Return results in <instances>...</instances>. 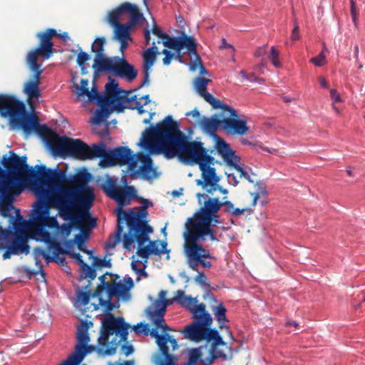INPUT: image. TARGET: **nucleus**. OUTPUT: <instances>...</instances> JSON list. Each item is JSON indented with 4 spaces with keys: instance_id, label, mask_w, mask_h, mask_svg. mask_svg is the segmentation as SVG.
<instances>
[{
    "instance_id": "f257e3e1",
    "label": "nucleus",
    "mask_w": 365,
    "mask_h": 365,
    "mask_svg": "<svg viewBox=\"0 0 365 365\" xmlns=\"http://www.w3.org/2000/svg\"><path fill=\"white\" fill-rule=\"evenodd\" d=\"M140 140V145L150 154H163L168 159L178 155L187 165H198L202 180H197V185L205 190L219 183L220 178L213 167L215 158L207 153L202 143L189 142L180 130L179 123L171 115H167L155 126L147 128Z\"/></svg>"
},
{
    "instance_id": "f03ea898",
    "label": "nucleus",
    "mask_w": 365,
    "mask_h": 365,
    "mask_svg": "<svg viewBox=\"0 0 365 365\" xmlns=\"http://www.w3.org/2000/svg\"><path fill=\"white\" fill-rule=\"evenodd\" d=\"M0 114L9 117L11 123L23 130L26 135L36 131L49 140L53 152L71 156L80 160L94 159L99 150H96L97 144L89 146L80 139L60 137L46 124L40 125L36 114H29L24 103L14 96L0 94Z\"/></svg>"
},
{
    "instance_id": "7ed1b4c3",
    "label": "nucleus",
    "mask_w": 365,
    "mask_h": 365,
    "mask_svg": "<svg viewBox=\"0 0 365 365\" xmlns=\"http://www.w3.org/2000/svg\"><path fill=\"white\" fill-rule=\"evenodd\" d=\"M106 273L99 277L101 284L97 287L93 296L98 297V302L92 303V311H96L99 307H104L106 316L101 319V334L98 339V352L103 356H112L115 351L118 344L127 340L130 325L123 317H115L109 314L114 308H118V302L113 303L111 299L113 297H121L129 300L130 295V288L133 286V280L128 279V286L120 282L110 284L105 281Z\"/></svg>"
},
{
    "instance_id": "20e7f679",
    "label": "nucleus",
    "mask_w": 365,
    "mask_h": 365,
    "mask_svg": "<svg viewBox=\"0 0 365 365\" xmlns=\"http://www.w3.org/2000/svg\"><path fill=\"white\" fill-rule=\"evenodd\" d=\"M42 175L51 182L57 195L56 202L65 211H70L76 205L90 210L95 199L93 189L88 185L90 174L68 175L66 170L51 169L44 165Z\"/></svg>"
},
{
    "instance_id": "39448f33",
    "label": "nucleus",
    "mask_w": 365,
    "mask_h": 365,
    "mask_svg": "<svg viewBox=\"0 0 365 365\" xmlns=\"http://www.w3.org/2000/svg\"><path fill=\"white\" fill-rule=\"evenodd\" d=\"M37 175L29 182L32 183V189L37 197L29 215L31 228H61L56 217L50 216L51 208H56L63 213V207L56 202L57 195L44 173V165H36Z\"/></svg>"
},
{
    "instance_id": "423d86ee",
    "label": "nucleus",
    "mask_w": 365,
    "mask_h": 365,
    "mask_svg": "<svg viewBox=\"0 0 365 365\" xmlns=\"http://www.w3.org/2000/svg\"><path fill=\"white\" fill-rule=\"evenodd\" d=\"M9 156L4 155L1 163L5 169L0 167V200L3 202L11 200L14 194H21L29 180L37 175L36 170L30 167L27 157H19L14 151H9Z\"/></svg>"
},
{
    "instance_id": "0eeeda50",
    "label": "nucleus",
    "mask_w": 365,
    "mask_h": 365,
    "mask_svg": "<svg viewBox=\"0 0 365 365\" xmlns=\"http://www.w3.org/2000/svg\"><path fill=\"white\" fill-rule=\"evenodd\" d=\"M213 230H185L184 232L187 263L190 269L198 272L195 277V281L202 286L207 285V277L204 272H198V267L200 264L204 268H210L211 262L205 259H210L212 257L209 251L205 250L200 242L205 241L207 237H210L212 240H215Z\"/></svg>"
},
{
    "instance_id": "6e6552de",
    "label": "nucleus",
    "mask_w": 365,
    "mask_h": 365,
    "mask_svg": "<svg viewBox=\"0 0 365 365\" xmlns=\"http://www.w3.org/2000/svg\"><path fill=\"white\" fill-rule=\"evenodd\" d=\"M48 230H0V250H4V259L12 255L29 254V240L42 242V232Z\"/></svg>"
},
{
    "instance_id": "1a4fd4ad",
    "label": "nucleus",
    "mask_w": 365,
    "mask_h": 365,
    "mask_svg": "<svg viewBox=\"0 0 365 365\" xmlns=\"http://www.w3.org/2000/svg\"><path fill=\"white\" fill-rule=\"evenodd\" d=\"M153 230H128L123 235V248L130 251L137 245L136 255L146 262L151 255L160 256L163 253H169L167 250V242H161V249L158 248V241L151 240L149 234Z\"/></svg>"
},
{
    "instance_id": "9d476101",
    "label": "nucleus",
    "mask_w": 365,
    "mask_h": 365,
    "mask_svg": "<svg viewBox=\"0 0 365 365\" xmlns=\"http://www.w3.org/2000/svg\"><path fill=\"white\" fill-rule=\"evenodd\" d=\"M49 230L42 232V242L45 243L48 250L58 257L66 254L71 255V251L76 245L74 240H67L73 230Z\"/></svg>"
},
{
    "instance_id": "9b49d317",
    "label": "nucleus",
    "mask_w": 365,
    "mask_h": 365,
    "mask_svg": "<svg viewBox=\"0 0 365 365\" xmlns=\"http://www.w3.org/2000/svg\"><path fill=\"white\" fill-rule=\"evenodd\" d=\"M57 35L58 33L56 30L51 28L37 33L36 37L40 41L38 46L28 53L26 62L31 63L33 67L37 68V65H40L38 63V57L48 59L53 53V43L52 38Z\"/></svg>"
},
{
    "instance_id": "f8f14e48",
    "label": "nucleus",
    "mask_w": 365,
    "mask_h": 365,
    "mask_svg": "<svg viewBox=\"0 0 365 365\" xmlns=\"http://www.w3.org/2000/svg\"><path fill=\"white\" fill-rule=\"evenodd\" d=\"M148 211L146 207H139L135 209L125 211L119 210L117 215V225L115 228H152L148 225Z\"/></svg>"
},
{
    "instance_id": "ddd939ff",
    "label": "nucleus",
    "mask_w": 365,
    "mask_h": 365,
    "mask_svg": "<svg viewBox=\"0 0 365 365\" xmlns=\"http://www.w3.org/2000/svg\"><path fill=\"white\" fill-rule=\"evenodd\" d=\"M150 334L155 338L164 360L159 361L158 365H178V356L175 351L178 349L177 340L168 334H160L156 329H152Z\"/></svg>"
},
{
    "instance_id": "4468645a",
    "label": "nucleus",
    "mask_w": 365,
    "mask_h": 365,
    "mask_svg": "<svg viewBox=\"0 0 365 365\" xmlns=\"http://www.w3.org/2000/svg\"><path fill=\"white\" fill-rule=\"evenodd\" d=\"M102 72L111 73L115 76L132 82L138 76V70L123 57L115 56L106 61Z\"/></svg>"
},
{
    "instance_id": "2eb2a0df",
    "label": "nucleus",
    "mask_w": 365,
    "mask_h": 365,
    "mask_svg": "<svg viewBox=\"0 0 365 365\" xmlns=\"http://www.w3.org/2000/svg\"><path fill=\"white\" fill-rule=\"evenodd\" d=\"M226 106L231 108H218L221 110L222 118V130L230 135H243L248 130L249 127L245 120L238 119L237 111L231 106L226 104Z\"/></svg>"
},
{
    "instance_id": "dca6fc26",
    "label": "nucleus",
    "mask_w": 365,
    "mask_h": 365,
    "mask_svg": "<svg viewBox=\"0 0 365 365\" xmlns=\"http://www.w3.org/2000/svg\"><path fill=\"white\" fill-rule=\"evenodd\" d=\"M125 14L129 15L132 23H140L146 21L137 5L125 1L108 14L107 21L112 27L118 26L121 24L119 22L120 17Z\"/></svg>"
},
{
    "instance_id": "f3484780",
    "label": "nucleus",
    "mask_w": 365,
    "mask_h": 365,
    "mask_svg": "<svg viewBox=\"0 0 365 365\" xmlns=\"http://www.w3.org/2000/svg\"><path fill=\"white\" fill-rule=\"evenodd\" d=\"M106 195L115 200L119 205L128 204L132 198L136 196V190L132 186H120L118 185L115 179L108 178L103 185Z\"/></svg>"
},
{
    "instance_id": "a211bd4d",
    "label": "nucleus",
    "mask_w": 365,
    "mask_h": 365,
    "mask_svg": "<svg viewBox=\"0 0 365 365\" xmlns=\"http://www.w3.org/2000/svg\"><path fill=\"white\" fill-rule=\"evenodd\" d=\"M131 91H125L118 88V83L111 78H109V82L106 85V95L103 96L104 104H113V109L118 113L124 111L127 98Z\"/></svg>"
},
{
    "instance_id": "6ab92c4d",
    "label": "nucleus",
    "mask_w": 365,
    "mask_h": 365,
    "mask_svg": "<svg viewBox=\"0 0 365 365\" xmlns=\"http://www.w3.org/2000/svg\"><path fill=\"white\" fill-rule=\"evenodd\" d=\"M19 194H14L11 202L5 201L1 206L0 200V215L9 220V225L6 228H31L29 217L26 220L21 214L19 209H16L13 205L15 196Z\"/></svg>"
},
{
    "instance_id": "aec40b11",
    "label": "nucleus",
    "mask_w": 365,
    "mask_h": 365,
    "mask_svg": "<svg viewBox=\"0 0 365 365\" xmlns=\"http://www.w3.org/2000/svg\"><path fill=\"white\" fill-rule=\"evenodd\" d=\"M67 216L69 224H63L61 228H96V218L93 217L89 210L81 209L78 211L73 212L63 211Z\"/></svg>"
},
{
    "instance_id": "412c9836",
    "label": "nucleus",
    "mask_w": 365,
    "mask_h": 365,
    "mask_svg": "<svg viewBox=\"0 0 365 365\" xmlns=\"http://www.w3.org/2000/svg\"><path fill=\"white\" fill-rule=\"evenodd\" d=\"M193 319L194 322L185 327L183 334L185 338L199 341L203 339L205 328L211 326L212 318L210 314H207Z\"/></svg>"
},
{
    "instance_id": "4be33fe9",
    "label": "nucleus",
    "mask_w": 365,
    "mask_h": 365,
    "mask_svg": "<svg viewBox=\"0 0 365 365\" xmlns=\"http://www.w3.org/2000/svg\"><path fill=\"white\" fill-rule=\"evenodd\" d=\"M173 300L177 302L182 307L189 310L192 315V318L203 317L210 314L206 311L205 305L203 303L197 304V300L190 296L187 297L182 290L177 291Z\"/></svg>"
},
{
    "instance_id": "5701e85b",
    "label": "nucleus",
    "mask_w": 365,
    "mask_h": 365,
    "mask_svg": "<svg viewBox=\"0 0 365 365\" xmlns=\"http://www.w3.org/2000/svg\"><path fill=\"white\" fill-rule=\"evenodd\" d=\"M163 44L168 48L174 51L182 50L185 48L188 53H195V39L192 36H187L182 33L180 38L171 37L167 34V36L162 40Z\"/></svg>"
},
{
    "instance_id": "b1692460",
    "label": "nucleus",
    "mask_w": 365,
    "mask_h": 365,
    "mask_svg": "<svg viewBox=\"0 0 365 365\" xmlns=\"http://www.w3.org/2000/svg\"><path fill=\"white\" fill-rule=\"evenodd\" d=\"M115 151L117 165H127L130 177L132 178H135L137 176V154H133V151L128 147L123 146L115 148Z\"/></svg>"
},
{
    "instance_id": "393cba45",
    "label": "nucleus",
    "mask_w": 365,
    "mask_h": 365,
    "mask_svg": "<svg viewBox=\"0 0 365 365\" xmlns=\"http://www.w3.org/2000/svg\"><path fill=\"white\" fill-rule=\"evenodd\" d=\"M136 171L145 180H153L158 175L156 169L153 167V160L148 154L139 152L137 153Z\"/></svg>"
},
{
    "instance_id": "a878e982",
    "label": "nucleus",
    "mask_w": 365,
    "mask_h": 365,
    "mask_svg": "<svg viewBox=\"0 0 365 365\" xmlns=\"http://www.w3.org/2000/svg\"><path fill=\"white\" fill-rule=\"evenodd\" d=\"M210 81V79H207L204 77H197L194 81V87L197 93L202 97L206 102L210 103L214 109H217L218 108L230 109L220 100L215 98L212 94L207 92V86Z\"/></svg>"
},
{
    "instance_id": "bb28decb",
    "label": "nucleus",
    "mask_w": 365,
    "mask_h": 365,
    "mask_svg": "<svg viewBox=\"0 0 365 365\" xmlns=\"http://www.w3.org/2000/svg\"><path fill=\"white\" fill-rule=\"evenodd\" d=\"M106 43V38L101 36L97 37L91 46V51L96 54L93 68L96 73H102V70L105 68L103 66L104 63L112 59V58H108L104 54V46Z\"/></svg>"
},
{
    "instance_id": "cd10ccee",
    "label": "nucleus",
    "mask_w": 365,
    "mask_h": 365,
    "mask_svg": "<svg viewBox=\"0 0 365 365\" xmlns=\"http://www.w3.org/2000/svg\"><path fill=\"white\" fill-rule=\"evenodd\" d=\"M153 46L146 49L143 53V80L140 86V88L148 86L150 82V70L155 62L157 55L158 53V48L155 45V42H153Z\"/></svg>"
},
{
    "instance_id": "c85d7f7f",
    "label": "nucleus",
    "mask_w": 365,
    "mask_h": 365,
    "mask_svg": "<svg viewBox=\"0 0 365 365\" xmlns=\"http://www.w3.org/2000/svg\"><path fill=\"white\" fill-rule=\"evenodd\" d=\"M27 64L34 74L33 80L29 81L25 83L24 91L29 99L32 100L34 98H38L40 96L39 84L43 70L41 69V65H37V68H34L31 63H27Z\"/></svg>"
},
{
    "instance_id": "c756f323",
    "label": "nucleus",
    "mask_w": 365,
    "mask_h": 365,
    "mask_svg": "<svg viewBox=\"0 0 365 365\" xmlns=\"http://www.w3.org/2000/svg\"><path fill=\"white\" fill-rule=\"evenodd\" d=\"M33 256L35 260L36 266L39 268V272L43 279L45 280V272L43 269L42 260L44 259L47 264L54 262L63 264L66 259L64 257H58L56 255L52 254L49 255L42 247H35L33 250Z\"/></svg>"
},
{
    "instance_id": "7c9ffc66",
    "label": "nucleus",
    "mask_w": 365,
    "mask_h": 365,
    "mask_svg": "<svg viewBox=\"0 0 365 365\" xmlns=\"http://www.w3.org/2000/svg\"><path fill=\"white\" fill-rule=\"evenodd\" d=\"M88 81L87 79H81V85L74 83L75 93L78 97L86 96L91 102H97L98 104H104L103 96L101 95L97 88L93 86L91 91L89 90Z\"/></svg>"
},
{
    "instance_id": "2f4dec72",
    "label": "nucleus",
    "mask_w": 365,
    "mask_h": 365,
    "mask_svg": "<svg viewBox=\"0 0 365 365\" xmlns=\"http://www.w3.org/2000/svg\"><path fill=\"white\" fill-rule=\"evenodd\" d=\"M197 197L199 200H200L201 197L204 199L207 198L205 201L203 206L200 209L207 214H209L210 217L215 220V224L220 223V216L217 215V212L220 208L224 206L223 202H220L218 197H210L206 194L197 193Z\"/></svg>"
},
{
    "instance_id": "473e14b6",
    "label": "nucleus",
    "mask_w": 365,
    "mask_h": 365,
    "mask_svg": "<svg viewBox=\"0 0 365 365\" xmlns=\"http://www.w3.org/2000/svg\"><path fill=\"white\" fill-rule=\"evenodd\" d=\"M215 225V220L209 214L199 209L192 217L187 218L185 227V228H210Z\"/></svg>"
},
{
    "instance_id": "72a5a7b5",
    "label": "nucleus",
    "mask_w": 365,
    "mask_h": 365,
    "mask_svg": "<svg viewBox=\"0 0 365 365\" xmlns=\"http://www.w3.org/2000/svg\"><path fill=\"white\" fill-rule=\"evenodd\" d=\"M216 148L218 153L222 156L224 161L229 166L234 165L235 163H239L240 158L235 155L230 145L223 139L218 138L216 143Z\"/></svg>"
},
{
    "instance_id": "f704fd0d",
    "label": "nucleus",
    "mask_w": 365,
    "mask_h": 365,
    "mask_svg": "<svg viewBox=\"0 0 365 365\" xmlns=\"http://www.w3.org/2000/svg\"><path fill=\"white\" fill-rule=\"evenodd\" d=\"M148 314L156 329H161L163 331L170 330V327L165 324L164 315L165 312V305H162L158 308L150 307L147 309Z\"/></svg>"
},
{
    "instance_id": "c9c22d12",
    "label": "nucleus",
    "mask_w": 365,
    "mask_h": 365,
    "mask_svg": "<svg viewBox=\"0 0 365 365\" xmlns=\"http://www.w3.org/2000/svg\"><path fill=\"white\" fill-rule=\"evenodd\" d=\"M99 150V155L95 158H101L100 165L103 168L110 167L117 165L115 151L113 150H107L103 143L97 144L96 150Z\"/></svg>"
},
{
    "instance_id": "e433bc0d",
    "label": "nucleus",
    "mask_w": 365,
    "mask_h": 365,
    "mask_svg": "<svg viewBox=\"0 0 365 365\" xmlns=\"http://www.w3.org/2000/svg\"><path fill=\"white\" fill-rule=\"evenodd\" d=\"M199 125L205 133L212 135L215 133L219 127L222 129V119H220L217 115L211 118L203 116L200 119Z\"/></svg>"
},
{
    "instance_id": "4c0bfd02",
    "label": "nucleus",
    "mask_w": 365,
    "mask_h": 365,
    "mask_svg": "<svg viewBox=\"0 0 365 365\" xmlns=\"http://www.w3.org/2000/svg\"><path fill=\"white\" fill-rule=\"evenodd\" d=\"M139 23H132V20L130 19L125 24H120L118 26H115L114 28V38L116 40L121 39H129L132 40V38L130 35V30L131 27L138 24Z\"/></svg>"
},
{
    "instance_id": "58836bf2",
    "label": "nucleus",
    "mask_w": 365,
    "mask_h": 365,
    "mask_svg": "<svg viewBox=\"0 0 365 365\" xmlns=\"http://www.w3.org/2000/svg\"><path fill=\"white\" fill-rule=\"evenodd\" d=\"M80 232L76 235L74 242L78 249L85 253L91 254V252L88 250L86 243L88 242L93 230H79Z\"/></svg>"
},
{
    "instance_id": "ea45409f",
    "label": "nucleus",
    "mask_w": 365,
    "mask_h": 365,
    "mask_svg": "<svg viewBox=\"0 0 365 365\" xmlns=\"http://www.w3.org/2000/svg\"><path fill=\"white\" fill-rule=\"evenodd\" d=\"M212 311L215 315V319L219 323L220 329H229V327L225 325V323L228 322L226 317L227 309L222 302H219L217 306L213 307Z\"/></svg>"
},
{
    "instance_id": "a19ab883",
    "label": "nucleus",
    "mask_w": 365,
    "mask_h": 365,
    "mask_svg": "<svg viewBox=\"0 0 365 365\" xmlns=\"http://www.w3.org/2000/svg\"><path fill=\"white\" fill-rule=\"evenodd\" d=\"M187 360L183 365H201L203 362L201 347L187 349Z\"/></svg>"
},
{
    "instance_id": "79ce46f5",
    "label": "nucleus",
    "mask_w": 365,
    "mask_h": 365,
    "mask_svg": "<svg viewBox=\"0 0 365 365\" xmlns=\"http://www.w3.org/2000/svg\"><path fill=\"white\" fill-rule=\"evenodd\" d=\"M223 204L225 211L231 213L235 217H239L245 213H247L248 215L253 213V211L249 205H245L242 207L235 208L233 203L228 200L223 202Z\"/></svg>"
},
{
    "instance_id": "37998d69",
    "label": "nucleus",
    "mask_w": 365,
    "mask_h": 365,
    "mask_svg": "<svg viewBox=\"0 0 365 365\" xmlns=\"http://www.w3.org/2000/svg\"><path fill=\"white\" fill-rule=\"evenodd\" d=\"M101 106V108L98 110L93 116L92 120V123L93 124L98 125L101 123L105 121L109 116L110 111L108 108V106L110 104H99Z\"/></svg>"
},
{
    "instance_id": "c03bdc74",
    "label": "nucleus",
    "mask_w": 365,
    "mask_h": 365,
    "mask_svg": "<svg viewBox=\"0 0 365 365\" xmlns=\"http://www.w3.org/2000/svg\"><path fill=\"white\" fill-rule=\"evenodd\" d=\"M204 337L203 339L208 341L212 340L215 345H224L225 342L222 337L220 336L219 332L216 329H210V327H207L204 329Z\"/></svg>"
},
{
    "instance_id": "a18cd8bd",
    "label": "nucleus",
    "mask_w": 365,
    "mask_h": 365,
    "mask_svg": "<svg viewBox=\"0 0 365 365\" xmlns=\"http://www.w3.org/2000/svg\"><path fill=\"white\" fill-rule=\"evenodd\" d=\"M93 293H91L90 292H83L79 291L76 293V299L75 302L76 307H82L88 304L91 298L94 299L97 298V296H93Z\"/></svg>"
},
{
    "instance_id": "49530a36",
    "label": "nucleus",
    "mask_w": 365,
    "mask_h": 365,
    "mask_svg": "<svg viewBox=\"0 0 365 365\" xmlns=\"http://www.w3.org/2000/svg\"><path fill=\"white\" fill-rule=\"evenodd\" d=\"M123 230H115L113 235L109 237L108 240L104 244V249L106 251L112 250L120 242L122 237V232Z\"/></svg>"
},
{
    "instance_id": "de8ad7c7",
    "label": "nucleus",
    "mask_w": 365,
    "mask_h": 365,
    "mask_svg": "<svg viewBox=\"0 0 365 365\" xmlns=\"http://www.w3.org/2000/svg\"><path fill=\"white\" fill-rule=\"evenodd\" d=\"M127 108L138 110V113L140 115L145 113L146 111L143 109V104L141 103V101H138L137 95H132L129 98H127Z\"/></svg>"
},
{
    "instance_id": "09e8293b",
    "label": "nucleus",
    "mask_w": 365,
    "mask_h": 365,
    "mask_svg": "<svg viewBox=\"0 0 365 365\" xmlns=\"http://www.w3.org/2000/svg\"><path fill=\"white\" fill-rule=\"evenodd\" d=\"M197 44L195 42V53H190V54L193 55L195 56V58L193 61H192L189 65L190 70L192 71H195L197 68H200V73H202V71H205V67L203 66L201 61L200 56L198 55L197 51Z\"/></svg>"
},
{
    "instance_id": "8fccbe9b",
    "label": "nucleus",
    "mask_w": 365,
    "mask_h": 365,
    "mask_svg": "<svg viewBox=\"0 0 365 365\" xmlns=\"http://www.w3.org/2000/svg\"><path fill=\"white\" fill-rule=\"evenodd\" d=\"M78 344L77 345L76 350L74 351H77L78 349L81 348L82 349H84L87 354L88 349L89 348L88 344L90 341L88 334L86 332H78Z\"/></svg>"
},
{
    "instance_id": "3c124183",
    "label": "nucleus",
    "mask_w": 365,
    "mask_h": 365,
    "mask_svg": "<svg viewBox=\"0 0 365 365\" xmlns=\"http://www.w3.org/2000/svg\"><path fill=\"white\" fill-rule=\"evenodd\" d=\"M166 295H167V292L165 290H161L158 294L159 300L155 301L151 307L157 309L162 305H165V308H166L168 305L171 304L173 303V302L174 301L173 299L171 300L166 299H165Z\"/></svg>"
},
{
    "instance_id": "603ef678",
    "label": "nucleus",
    "mask_w": 365,
    "mask_h": 365,
    "mask_svg": "<svg viewBox=\"0 0 365 365\" xmlns=\"http://www.w3.org/2000/svg\"><path fill=\"white\" fill-rule=\"evenodd\" d=\"M237 163H235L234 165H231L230 167L235 170L240 179H245L249 182L253 183L254 180L251 178V175L242 166L239 165Z\"/></svg>"
},
{
    "instance_id": "864d4df0",
    "label": "nucleus",
    "mask_w": 365,
    "mask_h": 365,
    "mask_svg": "<svg viewBox=\"0 0 365 365\" xmlns=\"http://www.w3.org/2000/svg\"><path fill=\"white\" fill-rule=\"evenodd\" d=\"M81 269V277L85 279H89L90 280H93L96 277V271L95 268H93L91 266L88 265L87 264L86 265H83V267Z\"/></svg>"
},
{
    "instance_id": "5fc2aeb1",
    "label": "nucleus",
    "mask_w": 365,
    "mask_h": 365,
    "mask_svg": "<svg viewBox=\"0 0 365 365\" xmlns=\"http://www.w3.org/2000/svg\"><path fill=\"white\" fill-rule=\"evenodd\" d=\"M90 59V56L84 51H81L77 56V63L81 67L82 74H86L85 63Z\"/></svg>"
},
{
    "instance_id": "6e6d98bb",
    "label": "nucleus",
    "mask_w": 365,
    "mask_h": 365,
    "mask_svg": "<svg viewBox=\"0 0 365 365\" xmlns=\"http://www.w3.org/2000/svg\"><path fill=\"white\" fill-rule=\"evenodd\" d=\"M279 52L276 49L275 47L272 46L270 49L269 59L276 68H280L282 64L279 59Z\"/></svg>"
},
{
    "instance_id": "4d7b16f0",
    "label": "nucleus",
    "mask_w": 365,
    "mask_h": 365,
    "mask_svg": "<svg viewBox=\"0 0 365 365\" xmlns=\"http://www.w3.org/2000/svg\"><path fill=\"white\" fill-rule=\"evenodd\" d=\"M93 265L97 267H111L110 259L106 260L104 259H99L97 257H93Z\"/></svg>"
},
{
    "instance_id": "13d9d810",
    "label": "nucleus",
    "mask_w": 365,
    "mask_h": 365,
    "mask_svg": "<svg viewBox=\"0 0 365 365\" xmlns=\"http://www.w3.org/2000/svg\"><path fill=\"white\" fill-rule=\"evenodd\" d=\"M309 61L316 66H322L326 63V56L322 52L317 56L312 58Z\"/></svg>"
},
{
    "instance_id": "bf43d9fd",
    "label": "nucleus",
    "mask_w": 365,
    "mask_h": 365,
    "mask_svg": "<svg viewBox=\"0 0 365 365\" xmlns=\"http://www.w3.org/2000/svg\"><path fill=\"white\" fill-rule=\"evenodd\" d=\"M350 4H351L350 12H351L352 21L354 24V25L356 26L359 11L356 8V2L354 0H350Z\"/></svg>"
},
{
    "instance_id": "052dcab7",
    "label": "nucleus",
    "mask_w": 365,
    "mask_h": 365,
    "mask_svg": "<svg viewBox=\"0 0 365 365\" xmlns=\"http://www.w3.org/2000/svg\"><path fill=\"white\" fill-rule=\"evenodd\" d=\"M162 53L165 55V57L163 59V63L165 66H168L171 61L174 58L175 53L171 52L168 49H163L162 51Z\"/></svg>"
},
{
    "instance_id": "680f3d73",
    "label": "nucleus",
    "mask_w": 365,
    "mask_h": 365,
    "mask_svg": "<svg viewBox=\"0 0 365 365\" xmlns=\"http://www.w3.org/2000/svg\"><path fill=\"white\" fill-rule=\"evenodd\" d=\"M150 31L153 33V35L158 36L161 40H163L165 37L167 36V34L163 33L161 29L155 23L153 25Z\"/></svg>"
},
{
    "instance_id": "e2e57ef3",
    "label": "nucleus",
    "mask_w": 365,
    "mask_h": 365,
    "mask_svg": "<svg viewBox=\"0 0 365 365\" xmlns=\"http://www.w3.org/2000/svg\"><path fill=\"white\" fill-rule=\"evenodd\" d=\"M138 261L136 260V261H133L132 263H131V267L133 269V270L137 274H138V276H144L145 277H148V274L147 272L145 271L144 269H141V268H139L138 266H137V262Z\"/></svg>"
},
{
    "instance_id": "0e129e2a",
    "label": "nucleus",
    "mask_w": 365,
    "mask_h": 365,
    "mask_svg": "<svg viewBox=\"0 0 365 365\" xmlns=\"http://www.w3.org/2000/svg\"><path fill=\"white\" fill-rule=\"evenodd\" d=\"M134 351L133 345L131 344H123L120 348V353L125 356H129Z\"/></svg>"
},
{
    "instance_id": "69168bd1",
    "label": "nucleus",
    "mask_w": 365,
    "mask_h": 365,
    "mask_svg": "<svg viewBox=\"0 0 365 365\" xmlns=\"http://www.w3.org/2000/svg\"><path fill=\"white\" fill-rule=\"evenodd\" d=\"M93 323L91 322H88L86 321H82L81 324L78 327V332H86L88 333V329L90 326H92Z\"/></svg>"
},
{
    "instance_id": "338daca9",
    "label": "nucleus",
    "mask_w": 365,
    "mask_h": 365,
    "mask_svg": "<svg viewBox=\"0 0 365 365\" xmlns=\"http://www.w3.org/2000/svg\"><path fill=\"white\" fill-rule=\"evenodd\" d=\"M267 45H263L259 47L255 52L254 56L257 58L263 57L267 53Z\"/></svg>"
},
{
    "instance_id": "774afa93",
    "label": "nucleus",
    "mask_w": 365,
    "mask_h": 365,
    "mask_svg": "<svg viewBox=\"0 0 365 365\" xmlns=\"http://www.w3.org/2000/svg\"><path fill=\"white\" fill-rule=\"evenodd\" d=\"M330 98L334 103L342 101L340 94L335 89L330 91Z\"/></svg>"
}]
</instances>
